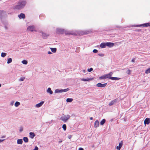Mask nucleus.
Masks as SVG:
<instances>
[{
    "instance_id": "f257e3e1",
    "label": "nucleus",
    "mask_w": 150,
    "mask_h": 150,
    "mask_svg": "<svg viewBox=\"0 0 150 150\" xmlns=\"http://www.w3.org/2000/svg\"><path fill=\"white\" fill-rule=\"evenodd\" d=\"M26 2L25 1L21 0L17 4L14 6V8L17 10H19L23 8Z\"/></svg>"
},
{
    "instance_id": "f03ea898",
    "label": "nucleus",
    "mask_w": 150,
    "mask_h": 150,
    "mask_svg": "<svg viewBox=\"0 0 150 150\" xmlns=\"http://www.w3.org/2000/svg\"><path fill=\"white\" fill-rule=\"evenodd\" d=\"M71 117L70 115H64L60 117V120L64 122H65Z\"/></svg>"
},
{
    "instance_id": "7ed1b4c3",
    "label": "nucleus",
    "mask_w": 150,
    "mask_h": 150,
    "mask_svg": "<svg viewBox=\"0 0 150 150\" xmlns=\"http://www.w3.org/2000/svg\"><path fill=\"white\" fill-rule=\"evenodd\" d=\"M69 90L68 88H67L66 89H56L54 91V93H62L63 92H66Z\"/></svg>"
},
{
    "instance_id": "20e7f679",
    "label": "nucleus",
    "mask_w": 150,
    "mask_h": 150,
    "mask_svg": "<svg viewBox=\"0 0 150 150\" xmlns=\"http://www.w3.org/2000/svg\"><path fill=\"white\" fill-rule=\"evenodd\" d=\"M6 16L7 15L6 12L3 10H0V18L1 19H2L4 17Z\"/></svg>"
},
{
    "instance_id": "39448f33",
    "label": "nucleus",
    "mask_w": 150,
    "mask_h": 150,
    "mask_svg": "<svg viewBox=\"0 0 150 150\" xmlns=\"http://www.w3.org/2000/svg\"><path fill=\"white\" fill-rule=\"evenodd\" d=\"M28 31H31L32 32L36 31L34 26L31 25L28 26L27 28Z\"/></svg>"
},
{
    "instance_id": "423d86ee",
    "label": "nucleus",
    "mask_w": 150,
    "mask_h": 150,
    "mask_svg": "<svg viewBox=\"0 0 150 150\" xmlns=\"http://www.w3.org/2000/svg\"><path fill=\"white\" fill-rule=\"evenodd\" d=\"M64 29L61 28H57L56 30L57 33L58 34H62L64 33Z\"/></svg>"
},
{
    "instance_id": "0eeeda50",
    "label": "nucleus",
    "mask_w": 150,
    "mask_h": 150,
    "mask_svg": "<svg viewBox=\"0 0 150 150\" xmlns=\"http://www.w3.org/2000/svg\"><path fill=\"white\" fill-rule=\"evenodd\" d=\"M107 84V83H105L104 84H102L100 83H97L96 85V86L98 87H105Z\"/></svg>"
},
{
    "instance_id": "6e6552de",
    "label": "nucleus",
    "mask_w": 150,
    "mask_h": 150,
    "mask_svg": "<svg viewBox=\"0 0 150 150\" xmlns=\"http://www.w3.org/2000/svg\"><path fill=\"white\" fill-rule=\"evenodd\" d=\"M150 23H147L142 24L140 25H137L136 26V27H140V26H143V27H148L150 26Z\"/></svg>"
},
{
    "instance_id": "1a4fd4ad",
    "label": "nucleus",
    "mask_w": 150,
    "mask_h": 150,
    "mask_svg": "<svg viewBox=\"0 0 150 150\" xmlns=\"http://www.w3.org/2000/svg\"><path fill=\"white\" fill-rule=\"evenodd\" d=\"M118 101L117 99H115L112 101H111L109 104V106H111L114 104L115 103Z\"/></svg>"
},
{
    "instance_id": "9d476101",
    "label": "nucleus",
    "mask_w": 150,
    "mask_h": 150,
    "mask_svg": "<svg viewBox=\"0 0 150 150\" xmlns=\"http://www.w3.org/2000/svg\"><path fill=\"white\" fill-rule=\"evenodd\" d=\"M41 33L42 34V37L44 39L47 38L48 37V36L49 35H47L46 33H44L42 32H41Z\"/></svg>"
},
{
    "instance_id": "9b49d317",
    "label": "nucleus",
    "mask_w": 150,
    "mask_h": 150,
    "mask_svg": "<svg viewBox=\"0 0 150 150\" xmlns=\"http://www.w3.org/2000/svg\"><path fill=\"white\" fill-rule=\"evenodd\" d=\"M44 102L43 101H42L40 103L36 105L35 106L36 108H39L41 106L44 104Z\"/></svg>"
},
{
    "instance_id": "f8f14e48",
    "label": "nucleus",
    "mask_w": 150,
    "mask_h": 150,
    "mask_svg": "<svg viewBox=\"0 0 150 150\" xmlns=\"http://www.w3.org/2000/svg\"><path fill=\"white\" fill-rule=\"evenodd\" d=\"M18 17L20 19H24L25 18V15L24 14L21 13L20 14L18 15Z\"/></svg>"
},
{
    "instance_id": "ddd939ff",
    "label": "nucleus",
    "mask_w": 150,
    "mask_h": 150,
    "mask_svg": "<svg viewBox=\"0 0 150 150\" xmlns=\"http://www.w3.org/2000/svg\"><path fill=\"white\" fill-rule=\"evenodd\" d=\"M150 122V119L147 118L144 121V123L145 124H149Z\"/></svg>"
},
{
    "instance_id": "4468645a",
    "label": "nucleus",
    "mask_w": 150,
    "mask_h": 150,
    "mask_svg": "<svg viewBox=\"0 0 150 150\" xmlns=\"http://www.w3.org/2000/svg\"><path fill=\"white\" fill-rule=\"evenodd\" d=\"M99 122L98 120H96L94 124V127L95 128L97 127H99Z\"/></svg>"
},
{
    "instance_id": "2eb2a0df",
    "label": "nucleus",
    "mask_w": 150,
    "mask_h": 150,
    "mask_svg": "<svg viewBox=\"0 0 150 150\" xmlns=\"http://www.w3.org/2000/svg\"><path fill=\"white\" fill-rule=\"evenodd\" d=\"M92 79V78H88L87 79H81V80L82 81H90Z\"/></svg>"
},
{
    "instance_id": "dca6fc26",
    "label": "nucleus",
    "mask_w": 150,
    "mask_h": 150,
    "mask_svg": "<svg viewBox=\"0 0 150 150\" xmlns=\"http://www.w3.org/2000/svg\"><path fill=\"white\" fill-rule=\"evenodd\" d=\"M47 93H49L50 94H52L53 93V91L51 90L50 88H48L47 91Z\"/></svg>"
},
{
    "instance_id": "f3484780",
    "label": "nucleus",
    "mask_w": 150,
    "mask_h": 150,
    "mask_svg": "<svg viewBox=\"0 0 150 150\" xmlns=\"http://www.w3.org/2000/svg\"><path fill=\"white\" fill-rule=\"evenodd\" d=\"M114 45V43L113 42H108V46L109 47H111Z\"/></svg>"
},
{
    "instance_id": "a211bd4d",
    "label": "nucleus",
    "mask_w": 150,
    "mask_h": 150,
    "mask_svg": "<svg viewBox=\"0 0 150 150\" xmlns=\"http://www.w3.org/2000/svg\"><path fill=\"white\" fill-rule=\"evenodd\" d=\"M30 137L33 139L35 136V134L34 132H30L29 133Z\"/></svg>"
},
{
    "instance_id": "6ab92c4d",
    "label": "nucleus",
    "mask_w": 150,
    "mask_h": 150,
    "mask_svg": "<svg viewBox=\"0 0 150 150\" xmlns=\"http://www.w3.org/2000/svg\"><path fill=\"white\" fill-rule=\"evenodd\" d=\"M23 140L22 139H19L17 140V143L18 144H21L23 143Z\"/></svg>"
},
{
    "instance_id": "aec40b11",
    "label": "nucleus",
    "mask_w": 150,
    "mask_h": 150,
    "mask_svg": "<svg viewBox=\"0 0 150 150\" xmlns=\"http://www.w3.org/2000/svg\"><path fill=\"white\" fill-rule=\"evenodd\" d=\"M121 79L120 78L111 77L110 78V79L112 80H118Z\"/></svg>"
},
{
    "instance_id": "412c9836",
    "label": "nucleus",
    "mask_w": 150,
    "mask_h": 150,
    "mask_svg": "<svg viewBox=\"0 0 150 150\" xmlns=\"http://www.w3.org/2000/svg\"><path fill=\"white\" fill-rule=\"evenodd\" d=\"M64 33L66 35H70L71 34V33L70 31H68L66 30H64Z\"/></svg>"
},
{
    "instance_id": "4be33fe9",
    "label": "nucleus",
    "mask_w": 150,
    "mask_h": 150,
    "mask_svg": "<svg viewBox=\"0 0 150 150\" xmlns=\"http://www.w3.org/2000/svg\"><path fill=\"white\" fill-rule=\"evenodd\" d=\"M100 47L103 48H105L104 42H102L100 45Z\"/></svg>"
},
{
    "instance_id": "5701e85b",
    "label": "nucleus",
    "mask_w": 150,
    "mask_h": 150,
    "mask_svg": "<svg viewBox=\"0 0 150 150\" xmlns=\"http://www.w3.org/2000/svg\"><path fill=\"white\" fill-rule=\"evenodd\" d=\"M123 145V141H121L120 142L119 144V146L118 147H119V149H120L122 147V146Z\"/></svg>"
},
{
    "instance_id": "b1692460",
    "label": "nucleus",
    "mask_w": 150,
    "mask_h": 150,
    "mask_svg": "<svg viewBox=\"0 0 150 150\" xmlns=\"http://www.w3.org/2000/svg\"><path fill=\"white\" fill-rule=\"evenodd\" d=\"M23 140L25 142L27 143L28 142V138L26 137H23Z\"/></svg>"
},
{
    "instance_id": "393cba45",
    "label": "nucleus",
    "mask_w": 150,
    "mask_h": 150,
    "mask_svg": "<svg viewBox=\"0 0 150 150\" xmlns=\"http://www.w3.org/2000/svg\"><path fill=\"white\" fill-rule=\"evenodd\" d=\"M105 119H103L100 122V124L103 125L104 124L105 122Z\"/></svg>"
},
{
    "instance_id": "a878e982",
    "label": "nucleus",
    "mask_w": 150,
    "mask_h": 150,
    "mask_svg": "<svg viewBox=\"0 0 150 150\" xmlns=\"http://www.w3.org/2000/svg\"><path fill=\"white\" fill-rule=\"evenodd\" d=\"M73 100V99L71 98H68L66 100V101L67 102H71Z\"/></svg>"
},
{
    "instance_id": "bb28decb",
    "label": "nucleus",
    "mask_w": 150,
    "mask_h": 150,
    "mask_svg": "<svg viewBox=\"0 0 150 150\" xmlns=\"http://www.w3.org/2000/svg\"><path fill=\"white\" fill-rule=\"evenodd\" d=\"M51 50L52 52H55L57 50V49L56 48H51Z\"/></svg>"
},
{
    "instance_id": "cd10ccee",
    "label": "nucleus",
    "mask_w": 150,
    "mask_h": 150,
    "mask_svg": "<svg viewBox=\"0 0 150 150\" xmlns=\"http://www.w3.org/2000/svg\"><path fill=\"white\" fill-rule=\"evenodd\" d=\"M20 105V103L19 102L17 101L15 103V106L16 107H17Z\"/></svg>"
},
{
    "instance_id": "c85d7f7f",
    "label": "nucleus",
    "mask_w": 150,
    "mask_h": 150,
    "mask_svg": "<svg viewBox=\"0 0 150 150\" xmlns=\"http://www.w3.org/2000/svg\"><path fill=\"white\" fill-rule=\"evenodd\" d=\"M99 79L100 80L105 79H106V77H105V75H103V76H101L100 77H99Z\"/></svg>"
},
{
    "instance_id": "c756f323",
    "label": "nucleus",
    "mask_w": 150,
    "mask_h": 150,
    "mask_svg": "<svg viewBox=\"0 0 150 150\" xmlns=\"http://www.w3.org/2000/svg\"><path fill=\"white\" fill-rule=\"evenodd\" d=\"M145 73L146 74H148L150 73V67L146 70Z\"/></svg>"
},
{
    "instance_id": "7c9ffc66",
    "label": "nucleus",
    "mask_w": 150,
    "mask_h": 150,
    "mask_svg": "<svg viewBox=\"0 0 150 150\" xmlns=\"http://www.w3.org/2000/svg\"><path fill=\"white\" fill-rule=\"evenodd\" d=\"M21 62L24 64H27L28 63L27 61L25 60L22 61Z\"/></svg>"
},
{
    "instance_id": "2f4dec72",
    "label": "nucleus",
    "mask_w": 150,
    "mask_h": 150,
    "mask_svg": "<svg viewBox=\"0 0 150 150\" xmlns=\"http://www.w3.org/2000/svg\"><path fill=\"white\" fill-rule=\"evenodd\" d=\"M12 62V59L11 58H9L8 59L7 63L8 64H9L11 62Z\"/></svg>"
},
{
    "instance_id": "473e14b6",
    "label": "nucleus",
    "mask_w": 150,
    "mask_h": 150,
    "mask_svg": "<svg viewBox=\"0 0 150 150\" xmlns=\"http://www.w3.org/2000/svg\"><path fill=\"white\" fill-rule=\"evenodd\" d=\"M62 128L65 131L66 129V124H64L62 125Z\"/></svg>"
},
{
    "instance_id": "72a5a7b5",
    "label": "nucleus",
    "mask_w": 150,
    "mask_h": 150,
    "mask_svg": "<svg viewBox=\"0 0 150 150\" xmlns=\"http://www.w3.org/2000/svg\"><path fill=\"white\" fill-rule=\"evenodd\" d=\"M105 76L106 79L108 78L109 79H110V78L111 77H110L108 74L105 75Z\"/></svg>"
},
{
    "instance_id": "f704fd0d",
    "label": "nucleus",
    "mask_w": 150,
    "mask_h": 150,
    "mask_svg": "<svg viewBox=\"0 0 150 150\" xmlns=\"http://www.w3.org/2000/svg\"><path fill=\"white\" fill-rule=\"evenodd\" d=\"M7 54L6 53L2 52L1 53V56H5Z\"/></svg>"
},
{
    "instance_id": "c9c22d12",
    "label": "nucleus",
    "mask_w": 150,
    "mask_h": 150,
    "mask_svg": "<svg viewBox=\"0 0 150 150\" xmlns=\"http://www.w3.org/2000/svg\"><path fill=\"white\" fill-rule=\"evenodd\" d=\"M131 71L129 69H128L126 72L127 73L128 75H130L131 74Z\"/></svg>"
},
{
    "instance_id": "e433bc0d",
    "label": "nucleus",
    "mask_w": 150,
    "mask_h": 150,
    "mask_svg": "<svg viewBox=\"0 0 150 150\" xmlns=\"http://www.w3.org/2000/svg\"><path fill=\"white\" fill-rule=\"evenodd\" d=\"M25 79V77H21L20 79H19V81H23Z\"/></svg>"
},
{
    "instance_id": "4c0bfd02",
    "label": "nucleus",
    "mask_w": 150,
    "mask_h": 150,
    "mask_svg": "<svg viewBox=\"0 0 150 150\" xmlns=\"http://www.w3.org/2000/svg\"><path fill=\"white\" fill-rule=\"evenodd\" d=\"M93 70V69L92 68H91L89 69H88L87 71L88 72H91Z\"/></svg>"
},
{
    "instance_id": "58836bf2",
    "label": "nucleus",
    "mask_w": 150,
    "mask_h": 150,
    "mask_svg": "<svg viewBox=\"0 0 150 150\" xmlns=\"http://www.w3.org/2000/svg\"><path fill=\"white\" fill-rule=\"evenodd\" d=\"M23 128L22 127H20V129H19V132H22L23 131Z\"/></svg>"
},
{
    "instance_id": "ea45409f",
    "label": "nucleus",
    "mask_w": 150,
    "mask_h": 150,
    "mask_svg": "<svg viewBox=\"0 0 150 150\" xmlns=\"http://www.w3.org/2000/svg\"><path fill=\"white\" fill-rule=\"evenodd\" d=\"M98 50L96 49H94L93 50V52L94 53H96L98 52Z\"/></svg>"
},
{
    "instance_id": "a19ab883",
    "label": "nucleus",
    "mask_w": 150,
    "mask_h": 150,
    "mask_svg": "<svg viewBox=\"0 0 150 150\" xmlns=\"http://www.w3.org/2000/svg\"><path fill=\"white\" fill-rule=\"evenodd\" d=\"M105 46V47L106 46H108V42H104Z\"/></svg>"
},
{
    "instance_id": "79ce46f5",
    "label": "nucleus",
    "mask_w": 150,
    "mask_h": 150,
    "mask_svg": "<svg viewBox=\"0 0 150 150\" xmlns=\"http://www.w3.org/2000/svg\"><path fill=\"white\" fill-rule=\"evenodd\" d=\"M112 74H113V73L112 72H110L108 74H109L110 77H111V76L112 75Z\"/></svg>"
},
{
    "instance_id": "37998d69",
    "label": "nucleus",
    "mask_w": 150,
    "mask_h": 150,
    "mask_svg": "<svg viewBox=\"0 0 150 150\" xmlns=\"http://www.w3.org/2000/svg\"><path fill=\"white\" fill-rule=\"evenodd\" d=\"M38 147H37V146H36L35 148V149H34V150H38Z\"/></svg>"
},
{
    "instance_id": "c03bdc74",
    "label": "nucleus",
    "mask_w": 150,
    "mask_h": 150,
    "mask_svg": "<svg viewBox=\"0 0 150 150\" xmlns=\"http://www.w3.org/2000/svg\"><path fill=\"white\" fill-rule=\"evenodd\" d=\"M4 28H5L6 30H8V27H7V26H6V25H5L4 26Z\"/></svg>"
},
{
    "instance_id": "a18cd8bd",
    "label": "nucleus",
    "mask_w": 150,
    "mask_h": 150,
    "mask_svg": "<svg viewBox=\"0 0 150 150\" xmlns=\"http://www.w3.org/2000/svg\"><path fill=\"white\" fill-rule=\"evenodd\" d=\"M6 137V136H3L1 137V138H5Z\"/></svg>"
},
{
    "instance_id": "49530a36",
    "label": "nucleus",
    "mask_w": 150,
    "mask_h": 150,
    "mask_svg": "<svg viewBox=\"0 0 150 150\" xmlns=\"http://www.w3.org/2000/svg\"><path fill=\"white\" fill-rule=\"evenodd\" d=\"M135 58H134L132 60V62H135Z\"/></svg>"
},
{
    "instance_id": "de8ad7c7",
    "label": "nucleus",
    "mask_w": 150,
    "mask_h": 150,
    "mask_svg": "<svg viewBox=\"0 0 150 150\" xmlns=\"http://www.w3.org/2000/svg\"><path fill=\"white\" fill-rule=\"evenodd\" d=\"M79 150H84L82 148H79Z\"/></svg>"
},
{
    "instance_id": "09e8293b",
    "label": "nucleus",
    "mask_w": 150,
    "mask_h": 150,
    "mask_svg": "<svg viewBox=\"0 0 150 150\" xmlns=\"http://www.w3.org/2000/svg\"><path fill=\"white\" fill-rule=\"evenodd\" d=\"M4 139H0V143L2 142Z\"/></svg>"
},
{
    "instance_id": "8fccbe9b",
    "label": "nucleus",
    "mask_w": 150,
    "mask_h": 150,
    "mask_svg": "<svg viewBox=\"0 0 150 150\" xmlns=\"http://www.w3.org/2000/svg\"><path fill=\"white\" fill-rule=\"evenodd\" d=\"M98 55L100 56H104V55L103 54H99Z\"/></svg>"
},
{
    "instance_id": "3c124183",
    "label": "nucleus",
    "mask_w": 150,
    "mask_h": 150,
    "mask_svg": "<svg viewBox=\"0 0 150 150\" xmlns=\"http://www.w3.org/2000/svg\"><path fill=\"white\" fill-rule=\"evenodd\" d=\"M47 53H48V54H52V53L51 52H50V51H48L47 52Z\"/></svg>"
},
{
    "instance_id": "603ef678",
    "label": "nucleus",
    "mask_w": 150,
    "mask_h": 150,
    "mask_svg": "<svg viewBox=\"0 0 150 150\" xmlns=\"http://www.w3.org/2000/svg\"><path fill=\"white\" fill-rule=\"evenodd\" d=\"M82 71L84 73H85L86 72V70H83Z\"/></svg>"
},
{
    "instance_id": "864d4df0",
    "label": "nucleus",
    "mask_w": 150,
    "mask_h": 150,
    "mask_svg": "<svg viewBox=\"0 0 150 150\" xmlns=\"http://www.w3.org/2000/svg\"><path fill=\"white\" fill-rule=\"evenodd\" d=\"M116 148L117 149H118V150H120V149H119L118 146H117Z\"/></svg>"
},
{
    "instance_id": "5fc2aeb1",
    "label": "nucleus",
    "mask_w": 150,
    "mask_h": 150,
    "mask_svg": "<svg viewBox=\"0 0 150 150\" xmlns=\"http://www.w3.org/2000/svg\"><path fill=\"white\" fill-rule=\"evenodd\" d=\"M13 103H14V102L13 101L12 102H11V104L12 105H13Z\"/></svg>"
},
{
    "instance_id": "6e6d98bb",
    "label": "nucleus",
    "mask_w": 150,
    "mask_h": 150,
    "mask_svg": "<svg viewBox=\"0 0 150 150\" xmlns=\"http://www.w3.org/2000/svg\"><path fill=\"white\" fill-rule=\"evenodd\" d=\"M93 119V118L92 117H90V119L91 120H92Z\"/></svg>"
},
{
    "instance_id": "4d7b16f0",
    "label": "nucleus",
    "mask_w": 150,
    "mask_h": 150,
    "mask_svg": "<svg viewBox=\"0 0 150 150\" xmlns=\"http://www.w3.org/2000/svg\"><path fill=\"white\" fill-rule=\"evenodd\" d=\"M62 142V140H60L59 141V143H60Z\"/></svg>"
},
{
    "instance_id": "13d9d810",
    "label": "nucleus",
    "mask_w": 150,
    "mask_h": 150,
    "mask_svg": "<svg viewBox=\"0 0 150 150\" xmlns=\"http://www.w3.org/2000/svg\"><path fill=\"white\" fill-rule=\"evenodd\" d=\"M1 86V84L0 83V87Z\"/></svg>"
},
{
    "instance_id": "bf43d9fd",
    "label": "nucleus",
    "mask_w": 150,
    "mask_h": 150,
    "mask_svg": "<svg viewBox=\"0 0 150 150\" xmlns=\"http://www.w3.org/2000/svg\"><path fill=\"white\" fill-rule=\"evenodd\" d=\"M137 31H139V30H137Z\"/></svg>"
}]
</instances>
